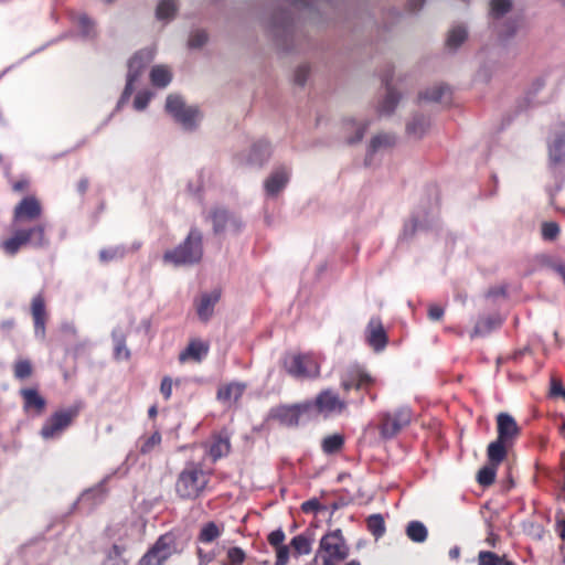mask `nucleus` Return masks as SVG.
Listing matches in <instances>:
<instances>
[{"label": "nucleus", "mask_w": 565, "mask_h": 565, "mask_svg": "<svg viewBox=\"0 0 565 565\" xmlns=\"http://www.w3.org/2000/svg\"><path fill=\"white\" fill-rule=\"evenodd\" d=\"M348 555L349 548L340 531H333L322 536L316 557L320 558L323 565H339Z\"/></svg>", "instance_id": "1"}, {"label": "nucleus", "mask_w": 565, "mask_h": 565, "mask_svg": "<svg viewBox=\"0 0 565 565\" xmlns=\"http://www.w3.org/2000/svg\"><path fill=\"white\" fill-rule=\"evenodd\" d=\"M202 235L191 231L186 239L177 249L164 254V262L173 265H184L198 262L202 256Z\"/></svg>", "instance_id": "2"}, {"label": "nucleus", "mask_w": 565, "mask_h": 565, "mask_svg": "<svg viewBox=\"0 0 565 565\" xmlns=\"http://www.w3.org/2000/svg\"><path fill=\"white\" fill-rule=\"evenodd\" d=\"M285 370L297 377H313L319 374L320 366L311 354L290 353L282 361Z\"/></svg>", "instance_id": "3"}, {"label": "nucleus", "mask_w": 565, "mask_h": 565, "mask_svg": "<svg viewBox=\"0 0 565 565\" xmlns=\"http://www.w3.org/2000/svg\"><path fill=\"white\" fill-rule=\"evenodd\" d=\"M166 110L185 128L193 127L202 117L195 106L185 105L183 99L177 95L168 96Z\"/></svg>", "instance_id": "4"}, {"label": "nucleus", "mask_w": 565, "mask_h": 565, "mask_svg": "<svg viewBox=\"0 0 565 565\" xmlns=\"http://www.w3.org/2000/svg\"><path fill=\"white\" fill-rule=\"evenodd\" d=\"M207 483L205 473L196 467L186 468L179 477L177 491L183 498H195Z\"/></svg>", "instance_id": "5"}, {"label": "nucleus", "mask_w": 565, "mask_h": 565, "mask_svg": "<svg viewBox=\"0 0 565 565\" xmlns=\"http://www.w3.org/2000/svg\"><path fill=\"white\" fill-rule=\"evenodd\" d=\"M44 243V234L41 227H33L29 231H17L11 237L1 242L2 249L14 255L21 247L26 244L40 246Z\"/></svg>", "instance_id": "6"}, {"label": "nucleus", "mask_w": 565, "mask_h": 565, "mask_svg": "<svg viewBox=\"0 0 565 565\" xmlns=\"http://www.w3.org/2000/svg\"><path fill=\"white\" fill-rule=\"evenodd\" d=\"M374 383L375 380L358 366L348 369L341 381V385L344 391H349L351 388L366 391L374 385Z\"/></svg>", "instance_id": "7"}, {"label": "nucleus", "mask_w": 565, "mask_h": 565, "mask_svg": "<svg viewBox=\"0 0 565 565\" xmlns=\"http://www.w3.org/2000/svg\"><path fill=\"white\" fill-rule=\"evenodd\" d=\"M172 543V536H161L153 548L142 557L140 565H162L173 552Z\"/></svg>", "instance_id": "8"}, {"label": "nucleus", "mask_w": 565, "mask_h": 565, "mask_svg": "<svg viewBox=\"0 0 565 565\" xmlns=\"http://www.w3.org/2000/svg\"><path fill=\"white\" fill-rule=\"evenodd\" d=\"M151 51H142L134 55L128 64V78L124 96L127 97L134 89V83L143 70L145 65L152 60Z\"/></svg>", "instance_id": "9"}, {"label": "nucleus", "mask_w": 565, "mask_h": 565, "mask_svg": "<svg viewBox=\"0 0 565 565\" xmlns=\"http://www.w3.org/2000/svg\"><path fill=\"white\" fill-rule=\"evenodd\" d=\"M411 422V412L407 408H402L392 415L385 416L381 425V434L383 437L388 438L394 436L404 426Z\"/></svg>", "instance_id": "10"}, {"label": "nucleus", "mask_w": 565, "mask_h": 565, "mask_svg": "<svg viewBox=\"0 0 565 565\" xmlns=\"http://www.w3.org/2000/svg\"><path fill=\"white\" fill-rule=\"evenodd\" d=\"M290 172L287 168L274 170L264 181V189L267 196L276 198L289 182Z\"/></svg>", "instance_id": "11"}, {"label": "nucleus", "mask_w": 565, "mask_h": 565, "mask_svg": "<svg viewBox=\"0 0 565 565\" xmlns=\"http://www.w3.org/2000/svg\"><path fill=\"white\" fill-rule=\"evenodd\" d=\"M315 408L326 416L340 414L345 408V403L330 391L322 392L316 399Z\"/></svg>", "instance_id": "12"}, {"label": "nucleus", "mask_w": 565, "mask_h": 565, "mask_svg": "<svg viewBox=\"0 0 565 565\" xmlns=\"http://www.w3.org/2000/svg\"><path fill=\"white\" fill-rule=\"evenodd\" d=\"M74 416V412L56 413L43 426L41 430L42 436L44 438L55 437L71 424Z\"/></svg>", "instance_id": "13"}, {"label": "nucleus", "mask_w": 565, "mask_h": 565, "mask_svg": "<svg viewBox=\"0 0 565 565\" xmlns=\"http://www.w3.org/2000/svg\"><path fill=\"white\" fill-rule=\"evenodd\" d=\"M310 409V405L284 406L277 411V417L284 425L294 426L297 425Z\"/></svg>", "instance_id": "14"}, {"label": "nucleus", "mask_w": 565, "mask_h": 565, "mask_svg": "<svg viewBox=\"0 0 565 565\" xmlns=\"http://www.w3.org/2000/svg\"><path fill=\"white\" fill-rule=\"evenodd\" d=\"M41 207L34 198L24 199L14 210V223L32 221L40 215Z\"/></svg>", "instance_id": "15"}, {"label": "nucleus", "mask_w": 565, "mask_h": 565, "mask_svg": "<svg viewBox=\"0 0 565 565\" xmlns=\"http://www.w3.org/2000/svg\"><path fill=\"white\" fill-rule=\"evenodd\" d=\"M498 438L510 443L519 435V427L512 416L501 413L497 417Z\"/></svg>", "instance_id": "16"}, {"label": "nucleus", "mask_w": 565, "mask_h": 565, "mask_svg": "<svg viewBox=\"0 0 565 565\" xmlns=\"http://www.w3.org/2000/svg\"><path fill=\"white\" fill-rule=\"evenodd\" d=\"M220 291L213 290L211 292L203 294L196 303V311L201 319L207 320L214 310L215 305L220 300Z\"/></svg>", "instance_id": "17"}, {"label": "nucleus", "mask_w": 565, "mask_h": 565, "mask_svg": "<svg viewBox=\"0 0 565 565\" xmlns=\"http://www.w3.org/2000/svg\"><path fill=\"white\" fill-rule=\"evenodd\" d=\"M386 334L380 320L372 319L367 326V342L374 350H381L386 344Z\"/></svg>", "instance_id": "18"}, {"label": "nucleus", "mask_w": 565, "mask_h": 565, "mask_svg": "<svg viewBox=\"0 0 565 565\" xmlns=\"http://www.w3.org/2000/svg\"><path fill=\"white\" fill-rule=\"evenodd\" d=\"M245 386L241 383H231L222 386L217 392V397L225 404H233L239 399Z\"/></svg>", "instance_id": "19"}, {"label": "nucleus", "mask_w": 565, "mask_h": 565, "mask_svg": "<svg viewBox=\"0 0 565 565\" xmlns=\"http://www.w3.org/2000/svg\"><path fill=\"white\" fill-rule=\"evenodd\" d=\"M150 79L153 86L166 87L172 79V73L168 66L157 65L150 72Z\"/></svg>", "instance_id": "20"}, {"label": "nucleus", "mask_w": 565, "mask_h": 565, "mask_svg": "<svg viewBox=\"0 0 565 565\" xmlns=\"http://www.w3.org/2000/svg\"><path fill=\"white\" fill-rule=\"evenodd\" d=\"M32 313L34 318L35 332L43 337L44 334V302L41 297H35L32 302Z\"/></svg>", "instance_id": "21"}, {"label": "nucleus", "mask_w": 565, "mask_h": 565, "mask_svg": "<svg viewBox=\"0 0 565 565\" xmlns=\"http://www.w3.org/2000/svg\"><path fill=\"white\" fill-rule=\"evenodd\" d=\"M508 444L509 443L498 438L495 441L488 446V458L491 463L498 466L505 458V446Z\"/></svg>", "instance_id": "22"}, {"label": "nucleus", "mask_w": 565, "mask_h": 565, "mask_svg": "<svg viewBox=\"0 0 565 565\" xmlns=\"http://www.w3.org/2000/svg\"><path fill=\"white\" fill-rule=\"evenodd\" d=\"M207 353V345L202 341H193L189 344L185 352L181 354V360L192 359L200 361Z\"/></svg>", "instance_id": "23"}, {"label": "nucleus", "mask_w": 565, "mask_h": 565, "mask_svg": "<svg viewBox=\"0 0 565 565\" xmlns=\"http://www.w3.org/2000/svg\"><path fill=\"white\" fill-rule=\"evenodd\" d=\"M24 398L26 408H34L38 413H41L45 406L44 399L38 394L36 391L26 388L21 391Z\"/></svg>", "instance_id": "24"}, {"label": "nucleus", "mask_w": 565, "mask_h": 565, "mask_svg": "<svg viewBox=\"0 0 565 565\" xmlns=\"http://www.w3.org/2000/svg\"><path fill=\"white\" fill-rule=\"evenodd\" d=\"M343 130L349 142L358 141L362 138L364 126L354 119H348L343 122Z\"/></svg>", "instance_id": "25"}, {"label": "nucleus", "mask_w": 565, "mask_h": 565, "mask_svg": "<svg viewBox=\"0 0 565 565\" xmlns=\"http://www.w3.org/2000/svg\"><path fill=\"white\" fill-rule=\"evenodd\" d=\"M178 0H161L157 7V18L159 20H170L178 10Z\"/></svg>", "instance_id": "26"}, {"label": "nucleus", "mask_w": 565, "mask_h": 565, "mask_svg": "<svg viewBox=\"0 0 565 565\" xmlns=\"http://www.w3.org/2000/svg\"><path fill=\"white\" fill-rule=\"evenodd\" d=\"M230 451V443L226 438H215L210 447L209 455L213 460L221 458L222 456L227 455Z\"/></svg>", "instance_id": "27"}, {"label": "nucleus", "mask_w": 565, "mask_h": 565, "mask_svg": "<svg viewBox=\"0 0 565 565\" xmlns=\"http://www.w3.org/2000/svg\"><path fill=\"white\" fill-rule=\"evenodd\" d=\"M563 131L555 132L550 140V157L553 161H559L564 151L565 140L562 138Z\"/></svg>", "instance_id": "28"}, {"label": "nucleus", "mask_w": 565, "mask_h": 565, "mask_svg": "<svg viewBox=\"0 0 565 565\" xmlns=\"http://www.w3.org/2000/svg\"><path fill=\"white\" fill-rule=\"evenodd\" d=\"M406 532L408 537L414 542H424L427 537V530L420 522H411Z\"/></svg>", "instance_id": "29"}, {"label": "nucleus", "mask_w": 565, "mask_h": 565, "mask_svg": "<svg viewBox=\"0 0 565 565\" xmlns=\"http://www.w3.org/2000/svg\"><path fill=\"white\" fill-rule=\"evenodd\" d=\"M511 0H491L490 15L494 19L503 17L511 9Z\"/></svg>", "instance_id": "30"}, {"label": "nucleus", "mask_w": 565, "mask_h": 565, "mask_svg": "<svg viewBox=\"0 0 565 565\" xmlns=\"http://www.w3.org/2000/svg\"><path fill=\"white\" fill-rule=\"evenodd\" d=\"M290 544L299 555H307L311 552V541L302 534L295 536Z\"/></svg>", "instance_id": "31"}, {"label": "nucleus", "mask_w": 565, "mask_h": 565, "mask_svg": "<svg viewBox=\"0 0 565 565\" xmlns=\"http://www.w3.org/2000/svg\"><path fill=\"white\" fill-rule=\"evenodd\" d=\"M495 472L497 466L493 463L483 467L478 472V482L482 486H490L494 481Z\"/></svg>", "instance_id": "32"}, {"label": "nucleus", "mask_w": 565, "mask_h": 565, "mask_svg": "<svg viewBox=\"0 0 565 565\" xmlns=\"http://www.w3.org/2000/svg\"><path fill=\"white\" fill-rule=\"evenodd\" d=\"M343 444V438L341 435H331L323 439L322 441V448L323 451L327 454H332L338 451Z\"/></svg>", "instance_id": "33"}, {"label": "nucleus", "mask_w": 565, "mask_h": 565, "mask_svg": "<svg viewBox=\"0 0 565 565\" xmlns=\"http://www.w3.org/2000/svg\"><path fill=\"white\" fill-rule=\"evenodd\" d=\"M429 127V122L424 117L414 118V120L408 124L407 130L409 134H413L416 137H420Z\"/></svg>", "instance_id": "34"}, {"label": "nucleus", "mask_w": 565, "mask_h": 565, "mask_svg": "<svg viewBox=\"0 0 565 565\" xmlns=\"http://www.w3.org/2000/svg\"><path fill=\"white\" fill-rule=\"evenodd\" d=\"M395 141V138L392 135L383 134L375 136L371 141L372 150L376 151L380 149L391 147Z\"/></svg>", "instance_id": "35"}, {"label": "nucleus", "mask_w": 565, "mask_h": 565, "mask_svg": "<svg viewBox=\"0 0 565 565\" xmlns=\"http://www.w3.org/2000/svg\"><path fill=\"white\" fill-rule=\"evenodd\" d=\"M220 534L221 530L214 523H209L202 527L200 533V540L202 542L209 543L218 537Z\"/></svg>", "instance_id": "36"}, {"label": "nucleus", "mask_w": 565, "mask_h": 565, "mask_svg": "<svg viewBox=\"0 0 565 565\" xmlns=\"http://www.w3.org/2000/svg\"><path fill=\"white\" fill-rule=\"evenodd\" d=\"M398 102V96L394 92H388L387 95L380 104V111L382 114L391 113Z\"/></svg>", "instance_id": "37"}, {"label": "nucleus", "mask_w": 565, "mask_h": 565, "mask_svg": "<svg viewBox=\"0 0 565 565\" xmlns=\"http://www.w3.org/2000/svg\"><path fill=\"white\" fill-rule=\"evenodd\" d=\"M294 6L300 9L319 10L328 0H289Z\"/></svg>", "instance_id": "38"}, {"label": "nucleus", "mask_w": 565, "mask_h": 565, "mask_svg": "<svg viewBox=\"0 0 565 565\" xmlns=\"http://www.w3.org/2000/svg\"><path fill=\"white\" fill-rule=\"evenodd\" d=\"M245 561V553L239 547H231L227 551V562L231 565H241Z\"/></svg>", "instance_id": "39"}, {"label": "nucleus", "mask_w": 565, "mask_h": 565, "mask_svg": "<svg viewBox=\"0 0 565 565\" xmlns=\"http://www.w3.org/2000/svg\"><path fill=\"white\" fill-rule=\"evenodd\" d=\"M369 529L372 531V533L376 536H380L384 533V521L382 516L380 515H372L369 518L367 521Z\"/></svg>", "instance_id": "40"}, {"label": "nucleus", "mask_w": 565, "mask_h": 565, "mask_svg": "<svg viewBox=\"0 0 565 565\" xmlns=\"http://www.w3.org/2000/svg\"><path fill=\"white\" fill-rule=\"evenodd\" d=\"M449 95V88L446 86H437L431 88L427 93V98L434 102H443L448 97Z\"/></svg>", "instance_id": "41"}, {"label": "nucleus", "mask_w": 565, "mask_h": 565, "mask_svg": "<svg viewBox=\"0 0 565 565\" xmlns=\"http://www.w3.org/2000/svg\"><path fill=\"white\" fill-rule=\"evenodd\" d=\"M160 443L161 436L159 433L156 431L143 440L140 450L141 452H149L152 449H154Z\"/></svg>", "instance_id": "42"}, {"label": "nucleus", "mask_w": 565, "mask_h": 565, "mask_svg": "<svg viewBox=\"0 0 565 565\" xmlns=\"http://www.w3.org/2000/svg\"><path fill=\"white\" fill-rule=\"evenodd\" d=\"M502 564V559L491 553V552H481L479 554V565H501Z\"/></svg>", "instance_id": "43"}, {"label": "nucleus", "mask_w": 565, "mask_h": 565, "mask_svg": "<svg viewBox=\"0 0 565 565\" xmlns=\"http://www.w3.org/2000/svg\"><path fill=\"white\" fill-rule=\"evenodd\" d=\"M289 559V547L287 545H281L276 547V564L275 565H286Z\"/></svg>", "instance_id": "44"}, {"label": "nucleus", "mask_w": 565, "mask_h": 565, "mask_svg": "<svg viewBox=\"0 0 565 565\" xmlns=\"http://www.w3.org/2000/svg\"><path fill=\"white\" fill-rule=\"evenodd\" d=\"M14 372L19 379L28 377L31 374V365L26 361H20L15 364Z\"/></svg>", "instance_id": "45"}, {"label": "nucleus", "mask_w": 565, "mask_h": 565, "mask_svg": "<svg viewBox=\"0 0 565 565\" xmlns=\"http://www.w3.org/2000/svg\"><path fill=\"white\" fill-rule=\"evenodd\" d=\"M469 31H470V29H469L468 24L463 21H459V22H456L451 26L448 35H456V36L468 35Z\"/></svg>", "instance_id": "46"}, {"label": "nucleus", "mask_w": 565, "mask_h": 565, "mask_svg": "<svg viewBox=\"0 0 565 565\" xmlns=\"http://www.w3.org/2000/svg\"><path fill=\"white\" fill-rule=\"evenodd\" d=\"M558 226L555 223H545L542 226V234L546 239H553L558 234Z\"/></svg>", "instance_id": "47"}, {"label": "nucleus", "mask_w": 565, "mask_h": 565, "mask_svg": "<svg viewBox=\"0 0 565 565\" xmlns=\"http://www.w3.org/2000/svg\"><path fill=\"white\" fill-rule=\"evenodd\" d=\"M150 98H151V94H149L147 92L138 94L134 102L135 108L138 110H142L147 106Z\"/></svg>", "instance_id": "48"}, {"label": "nucleus", "mask_w": 565, "mask_h": 565, "mask_svg": "<svg viewBox=\"0 0 565 565\" xmlns=\"http://www.w3.org/2000/svg\"><path fill=\"white\" fill-rule=\"evenodd\" d=\"M268 541L275 547L281 546L284 545L285 534L281 530L274 531L268 535Z\"/></svg>", "instance_id": "49"}, {"label": "nucleus", "mask_w": 565, "mask_h": 565, "mask_svg": "<svg viewBox=\"0 0 565 565\" xmlns=\"http://www.w3.org/2000/svg\"><path fill=\"white\" fill-rule=\"evenodd\" d=\"M172 380L168 376L163 377L161 385H160V392L163 395L166 399H169L172 394Z\"/></svg>", "instance_id": "50"}, {"label": "nucleus", "mask_w": 565, "mask_h": 565, "mask_svg": "<svg viewBox=\"0 0 565 565\" xmlns=\"http://www.w3.org/2000/svg\"><path fill=\"white\" fill-rule=\"evenodd\" d=\"M78 25L83 29L84 33H89L93 31V21L85 14H81L77 18Z\"/></svg>", "instance_id": "51"}, {"label": "nucleus", "mask_w": 565, "mask_h": 565, "mask_svg": "<svg viewBox=\"0 0 565 565\" xmlns=\"http://www.w3.org/2000/svg\"><path fill=\"white\" fill-rule=\"evenodd\" d=\"M444 315V309L439 306H430L428 310V316L431 320H439Z\"/></svg>", "instance_id": "52"}, {"label": "nucleus", "mask_w": 565, "mask_h": 565, "mask_svg": "<svg viewBox=\"0 0 565 565\" xmlns=\"http://www.w3.org/2000/svg\"><path fill=\"white\" fill-rule=\"evenodd\" d=\"M301 509L305 512H313L319 509V503L316 500H310V501L303 502L301 505Z\"/></svg>", "instance_id": "53"}, {"label": "nucleus", "mask_w": 565, "mask_h": 565, "mask_svg": "<svg viewBox=\"0 0 565 565\" xmlns=\"http://www.w3.org/2000/svg\"><path fill=\"white\" fill-rule=\"evenodd\" d=\"M128 356H129L128 350L122 344H118L116 347V358L119 360H125Z\"/></svg>", "instance_id": "54"}, {"label": "nucleus", "mask_w": 565, "mask_h": 565, "mask_svg": "<svg viewBox=\"0 0 565 565\" xmlns=\"http://www.w3.org/2000/svg\"><path fill=\"white\" fill-rule=\"evenodd\" d=\"M118 254L117 249H105L100 252V258L102 260H108L116 257Z\"/></svg>", "instance_id": "55"}, {"label": "nucleus", "mask_w": 565, "mask_h": 565, "mask_svg": "<svg viewBox=\"0 0 565 565\" xmlns=\"http://www.w3.org/2000/svg\"><path fill=\"white\" fill-rule=\"evenodd\" d=\"M425 0H412L411 2V9L416 10L423 6Z\"/></svg>", "instance_id": "56"}, {"label": "nucleus", "mask_w": 565, "mask_h": 565, "mask_svg": "<svg viewBox=\"0 0 565 565\" xmlns=\"http://www.w3.org/2000/svg\"><path fill=\"white\" fill-rule=\"evenodd\" d=\"M463 38H457V36H454V38H450V41L448 43V45H459L461 43Z\"/></svg>", "instance_id": "57"}, {"label": "nucleus", "mask_w": 565, "mask_h": 565, "mask_svg": "<svg viewBox=\"0 0 565 565\" xmlns=\"http://www.w3.org/2000/svg\"><path fill=\"white\" fill-rule=\"evenodd\" d=\"M559 388H562L561 384H558V383H554V384H553V387H552V392H553L554 394H559V395H561Z\"/></svg>", "instance_id": "58"}, {"label": "nucleus", "mask_w": 565, "mask_h": 565, "mask_svg": "<svg viewBox=\"0 0 565 565\" xmlns=\"http://www.w3.org/2000/svg\"><path fill=\"white\" fill-rule=\"evenodd\" d=\"M189 45L192 47L202 45V38H196V41L191 42Z\"/></svg>", "instance_id": "59"}, {"label": "nucleus", "mask_w": 565, "mask_h": 565, "mask_svg": "<svg viewBox=\"0 0 565 565\" xmlns=\"http://www.w3.org/2000/svg\"><path fill=\"white\" fill-rule=\"evenodd\" d=\"M156 414H157V408H156V407H151V408L149 409V415H150L151 417H153Z\"/></svg>", "instance_id": "60"}, {"label": "nucleus", "mask_w": 565, "mask_h": 565, "mask_svg": "<svg viewBox=\"0 0 565 565\" xmlns=\"http://www.w3.org/2000/svg\"><path fill=\"white\" fill-rule=\"evenodd\" d=\"M24 185H25L24 183H20V182H19V183H15V184H14V189H15V190H22Z\"/></svg>", "instance_id": "61"}, {"label": "nucleus", "mask_w": 565, "mask_h": 565, "mask_svg": "<svg viewBox=\"0 0 565 565\" xmlns=\"http://www.w3.org/2000/svg\"><path fill=\"white\" fill-rule=\"evenodd\" d=\"M223 216H225L224 213H222L220 215L218 214L215 215V224H216V226H218V217H223Z\"/></svg>", "instance_id": "62"}, {"label": "nucleus", "mask_w": 565, "mask_h": 565, "mask_svg": "<svg viewBox=\"0 0 565 565\" xmlns=\"http://www.w3.org/2000/svg\"><path fill=\"white\" fill-rule=\"evenodd\" d=\"M450 555H451L452 557H457V556H458V550H452V551H450Z\"/></svg>", "instance_id": "63"}, {"label": "nucleus", "mask_w": 565, "mask_h": 565, "mask_svg": "<svg viewBox=\"0 0 565 565\" xmlns=\"http://www.w3.org/2000/svg\"><path fill=\"white\" fill-rule=\"evenodd\" d=\"M347 565H360V563L356 561H352V562L348 563Z\"/></svg>", "instance_id": "64"}]
</instances>
